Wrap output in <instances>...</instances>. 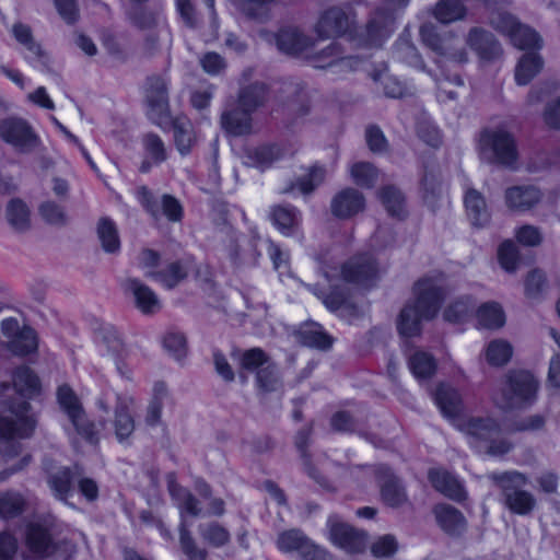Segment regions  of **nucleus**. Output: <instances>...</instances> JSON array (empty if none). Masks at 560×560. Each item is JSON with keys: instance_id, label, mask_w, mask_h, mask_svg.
<instances>
[{"instance_id": "nucleus-12", "label": "nucleus", "mask_w": 560, "mask_h": 560, "mask_svg": "<svg viewBox=\"0 0 560 560\" xmlns=\"http://www.w3.org/2000/svg\"><path fill=\"white\" fill-rule=\"evenodd\" d=\"M378 266L372 255L363 254L351 258L342 267V279L346 282L370 288L378 279Z\"/></svg>"}, {"instance_id": "nucleus-23", "label": "nucleus", "mask_w": 560, "mask_h": 560, "mask_svg": "<svg viewBox=\"0 0 560 560\" xmlns=\"http://www.w3.org/2000/svg\"><path fill=\"white\" fill-rule=\"evenodd\" d=\"M394 18L390 13L376 11L365 27L364 43L370 47H377L393 31Z\"/></svg>"}, {"instance_id": "nucleus-49", "label": "nucleus", "mask_w": 560, "mask_h": 560, "mask_svg": "<svg viewBox=\"0 0 560 560\" xmlns=\"http://www.w3.org/2000/svg\"><path fill=\"white\" fill-rule=\"evenodd\" d=\"M147 277H151L160 281L167 289H173L187 276V271L179 261L170 264L164 270L155 272L149 270L145 273Z\"/></svg>"}, {"instance_id": "nucleus-56", "label": "nucleus", "mask_w": 560, "mask_h": 560, "mask_svg": "<svg viewBox=\"0 0 560 560\" xmlns=\"http://www.w3.org/2000/svg\"><path fill=\"white\" fill-rule=\"evenodd\" d=\"M474 308L475 302L469 296H462L446 307L444 318L452 323L462 322L472 313Z\"/></svg>"}, {"instance_id": "nucleus-45", "label": "nucleus", "mask_w": 560, "mask_h": 560, "mask_svg": "<svg viewBox=\"0 0 560 560\" xmlns=\"http://www.w3.org/2000/svg\"><path fill=\"white\" fill-rule=\"evenodd\" d=\"M433 14L441 23L448 24L464 19L466 8L459 0H441L436 3Z\"/></svg>"}, {"instance_id": "nucleus-38", "label": "nucleus", "mask_w": 560, "mask_h": 560, "mask_svg": "<svg viewBox=\"0 0 560 560\" xmlns=\"http://www.w3.org/2000/svg\"><path fill=\"white\" fill-rule=\"evenodd\" d=\"M238 10L248 19L266 22L270 19L271 5L277 0H235Z\"/></svg>"}, {"instance_id": "nucleus-40", "label": "nucleus", "mask_w": 560, "mask_h": 560, "mask_svg": "<svg viewBox=\"0 0 560 560\" xmlns=\"http://www.w3.org/2000/svg\"><path fill=\"white\" fill-rule=\"evenodd\" d=\"M308 537L300 529L292 528L281 532L276 540L278 549L285 553L301 552L307 547Z\"/></svg>"}, {"instance_id": "nucleus-57", "label": "nucleus", "mask_w": 560, "mask_h": 560, "mask_svg": "<svg viewBox=\"0 0 560 560\" xmlns=\"http://www.w3.org/2000/svg\"><path fill=\"white\" fill-rule=\"evenodd\" d=\"M354 184L360 187L371 188L377 178L376 168L369 162H357L350 168Z\"/></svg>"}, {"instance_id": "nucleus-19", "label": "nucleus", "mask_w": 560, "mask_h": 560, "mask_svg": "<svg viewBox=\"0 0 560 560\" xmlns=\"http://www.w3.org/2000/svg\"><path fill=\"white\" fill-rule=\"evenodd\" d=\"M126 292L132 294L136 306L143 314H154L161 310V303L156 294L144 283L136 278H128L124 282Z\"/></svg>"}, {"instance_id": "nucleus-37", "label": "nucleus", "mask_w": 560, "mask_h": 560, "mask_svg": "<svg viewBox=\"0 0 560 560\" xmlns=\"http://www.w3.org/2000/svg\"><path fill=\"white\" fill-rule=\"evenodd\" d=\"M408 365L417 378H430L436 370V361L434 357L422 350H417L409 354Z\"/></svg>"}, {"instance_id": "nucleus-43", "label": "nucleus", "mask_w": 560, "mask_h": 560, "mask_svg": "<svg viewBox=\"0 0 560 560\" xmlns=\"http://www.w3.org/2000/svg\"><path fill=\"white\" fill-rule=\"evenodd\" d=\"M478 323L489 329L501 328L505 323L504 312L499 303L487 302L477 311Z\"/></svg>"}, {"instance_id": "nucleus-4", "label": "nucleus", "mask_w": 560, "mask_h": 560, "mask_svg": "<svg viewBox=\"0 0 560 560\" xmlns=\"http://www.w3.org/2000/svg\"><path fill=\"white\" fill-rule=\"evenodd\" d=\"M482 160L508 168H515L518 149L514 135L503 127L485 129L479 138Z\"/></svg>"}, {"instance_id": "nucleus-33", "label": "nucleus", "mask_w": 560, "mask_h": 560, "mask_svg": "<svg viewBox=\"0 0 560 560\" xmlns=\"http://www.w3.org/2000/svg\"><path fill=\"white\" fill-rule=\"evenodd\" d=\"M5 217L10 226L18 233H25L31 229V212L26 203L21 199L9 201Z\"/></svg>"}, {"instance_id": "nucleus-41", "label": "nucleus", "mask_w": 560, "mask_h": 560, "mask_svg": "<svg viewBox=\"0 0 560 560\" xmlns=\"http://www.w3.org/2000/svg\"><path fill=\"white\" fill-rule=\"evenodd\" d=\"M299 338L302 345L320 350L329 349L334 342L332 337L326 334L318 324L302 328Z\"/></svg>"}, {"instance_id": "nucleus-31", "label": "nucleus", "mask_w": 560, "mask_h": 560, "mask_svg": "<svg viewBox=\"0 0 560 560\" xmlns=\"http://www.w3.org/2000/svg\"><path fill=\"white\" fill-rule=\"evenodd\" d=\"M464 203L467 217L474 226L480 228L489 222L490 214L481 192L476 189H468L465 194Z\"/></svg>"}, {"instance_id": "nucleus-52", "label": "nucleus", "mask_w": 560, "mask_h": 560, "mask_svg": "<svg viewBox=\"0 0 560 560\" xmlns=\"http://www.w3.org/2000/svg\"><path fill=\"white\" fill-rule=\"evenodd\" d=\"M312 292L323 301L324 305L330 311L339 310L347 301L348 291L345 285H334L330 292L327 293L323 290L317 289V285H308Z\"/></svg>"}, {"instance_id": "nucleus-2", "label": "nucleus", "mask_w": 560, "mask_h": 560, "mask_svg": "<svg viewBox=\"0 0 560 560\" xmlns=\"http://www.w3.org/2000/svg\"><path fill=\"white\" fill-rule=\"evenodd\" d=\"M2 406L11 413V417L0 415V441L8 442L4 456L12 458L21 452V444L12 441L18 436L30 438L36 428V417L31 412V405L24 399L4 400Z\"/></svg>"}, {"instance_id": "nucleus-32", "label": "nucleus", "mask_w": 560, "mask_h": 560, "mask_svg": "<svg viewBox=\"0 0 560 560\" xmlns=\"http://www.w3.org/2000/svg\"><path fill=\"white\" fill-rule=\"evenodd\" d=\"M15 392L24 398H32L40 389L39 380L28 366L18 368L12 376Z\"/></svg>"}, {"instance_id": "nucleus-18", "label": "nucleus", "mask_w": 560, "mask_h": 560, "mask_svg": "<svg viewBox=\"0 0 560 560\" xmlns=\"http://www.w3.org/2000/svg\"><path fill=\"white\" fill-rule=\"evenodd\" d=\"M505 203L513 211L525 212L540 202L541 191L532 185L514 186L505 190Z\"/></svg>"}, {"instance_id": "nucleus-48", "label": "nucleus", "mask_w": 560, "mask_h": 560, "mask_svg": "<svg viewBox=\"0 0 560 560\" xmlns=\"http://www.w3.org/2000/svg\"><path fill=\"white\" fill-rule=\"evenodd\" d=\"M8 348L16 355H26L37 349V337L30 327H23L18 336L9 340Z\"/></svg>"}, {"instance_id": "nucleus-30", "label": "nucleus", "mask_w": 560, "mask_h": 560, "mask_svg": "<svg viewBox=\"0 0 560 560\" xmlns=\"http://www.w3.org/2000/svg\"><path fill=\"white\" fill-rule=\"evenodd\" d=\"M313 432L312 424H308L302 429H300L294 438V445L296 450L300 452V455L303 459L304 467L307 474L317 481L320 486L325 488H329V483L323 476L319 475L318 470L312 464V457L308 452V445L311 441V435Z\"/></svg>"}, {"instance_id": "nucleus-11", "label": "nucleus", "mask_w": 560, "mask_h": 560, "mask_svg": "<svg viewBox=\"0 0 560 560\" xmlns=\"http://www.w3.org/2000/svg\"><path fill=\"white\" fill-rule=\"evenodd\" d=\"M145 101L149 117L161 125L170 119L167 83L161 75H150L145 82Z\"/></svg>"}, {"instance_id": "nucleus-27", "label": "nucleus", "mask_w": 560, "mask_h": 560, "mask_svg": "<svg viewBox=\"0 0 560 560\" xmlns=\"http://www.w3.org/2000/svg\"><path fill=\"white\" fill-rule=\"evenodd\" d=\"M12 34L18 43L25 47V49L30 52L26 59L31 62L37 61L42 65H47V54L42 48L40 44H38L34 36L32 28L23 23H15L12 26Z\"/></svg>"}, {"instance_id": "nucleus-61", "label": "nucleus", "mask_w": 560, "mask_h": 560, "mask_svg": "<svg viewBox=\"0 0 560 560\" xmlns=\"http://www.w3.org/2000/svg\"><path fill=\"white\" fill-rule=\"evenodd\" d=\"M127 15L129 22L141 30L152 28L156 24V14L140 5L132 7Z\"/></svg>"}, {"instance_id": "nucleus-5", "label": "nucleus", "mask_w": 560, "mask_h": 560, "mask_svg": "<svg viewBox=\"0 0 560 560\" xmlns=\"http://www.w3.org/2000/svg\"><path fill=\"white\" fill-rule=\"evenodd\" d=\"M487 479L500 489L503 502L512 513L527 515L535 509L534 495L522 489L528 482L524 474L516 470L489 472Z\"/></svg>"}, {"instance_id": "nucleus-46", "label": "nucleus", "mask_w": 560, "mask_h": 560, "mask_svg": "<svg viewBox=\"0 0 560 560\" xmlns=\"http://www.w3.org/2000/svg\"><path fill=\"white\" fill-rule=\"evenodd\" d=\"M26 501L24 497L16 491H5L0 493V517L14 518L25 510Z\"/></svg>"}, {"instance_id": "nucleus-60", "label": "nucleus", "mask_w": 560, "mask_h": 560, "mask_svg": "<svg viewBox=\"0 0 560 560\" xmlns=\"http://www.w3.org/2000/svg\"><path fill=\"white\" fill-rule=\"evenodd\" d=\"M39 214L45 222L51 225L63 226L67 223L65 209L54 201H45L39 206Z\"/></svg>"}, {"instance_id": "nucleus-63", "label": "nucleus", "mask_w": 560, "mask_h": 560, "mask_svg": "<svg viewBox=\"0 0 560 560\" xmlns=\"http://www.w3.org/2000/svg\"><path fill=\"white\" fill-rule=\"evenodd\" d=\"M498 258L504 270L509 272L515 271L518 262L517 247L515 244L512 241L503 242L499 247Z\"/></svg>"}, {"instance_id": "nucleus-25", "label": "nucleus", "mask_w": 560, "mask_h": 560, "mask_svg": "<svg viewBox=\"0 0 560 560\" xmlns=\"http://www.w3.org/2000/svg\"><path fill=\"white\" fill-rule=\"evenodd\" d=\"M439 526L450 535H460L466 529L463 513L450 504H438L433 509Z\"/></svg>"}, {"instance_id": "nucleus-24", "label": "nucleus", "mask_w": 560, "mask_h": 560, "mask_svg": "<svg viewBox=\"0 0 560 560\" xmlns=\"http://www.w3.org/2000/svg\"><path fill=\"white\" fill-rule=\"evenodd\" d=\"M429 480L433 488L455 501H462L466 492L455 476L443 469H430Z\"/></svg>"}, {"instance_id": "nucleus-3", "label": "nucleus", "mask_w": 560, "mask_h": 560, "mask_svg": "<svg viewBox=\"0 0 560 560\" xmlns=\"http://www.w3.org/2000/svg\"><path fill=\"white\" fill-rule=\"evenodd\" d=\"M538 383L527 371H510L494 396L495 405L502 410L527 407L536 399Z\"/></svg>"}, {"instance_id": "nucleus-13", "label": "nucleus", "mask_w": 560, "mask_h": 560, "mask_svg": "<svg viewBox=\"0 0 560 560\" xmlns=\"http://www.w3.org/2000/svg\"><path fill=\"white\" fill-rule=\"evenodd\" d=\"M277 48L289 56L303 57L313 50L315 39L295 26H285L275 35Z\"/></svg>"}, {"instance_id": "nucleus-58", "label": "nucleus", "mask_w": 560, "mask_h": 560, "mask_svg": "<svg viewBox=\"0 0 560 560\" xmlns=\"http://www.w3.org/2000/svg\"><path fill=\"white\" fill-rule=\"evenodd\" d=\"M57 399L61 409L67 413L68 418H71L83 411V407L78 396L73 389L66 384L58 387Z\"/></svg>"}, {"instance_id": "nucleus-50", "label": "nucleus", "mask_w": 560, "mask_h": 560, "mask_svg": "<svg viewBox=\"0 0 560 560\" xmlns=\"http://www.w3.org/2000/svg\"><path fill=\"white\" fill-rule=\"evenodd\" d=\"M173 130L178 151L182 154H187L196 141L191 124L188 120L177 118L173 122Z\"/></svg>"}, {"instance_id": "nucleus-10", "label": "nucleus", "mask_w": 560, "mask_h": 560, "mask_svg": "<svg viewBox=\"0 0 560 560\" xmlns=\"http://www.w3.org/2000/svg\"><path fill=\"white\" fill-rule=\"evenodd\" d=\"M330 541L349 553H359L365 549L366 536L363 532L345 523L338 515L327 521Z\"/></svg>"}, {"instance_id": "nucleus-15", "label": "nucleus", "mask_w": 560, "mask_h": 560, "mask_svg": "<svg viewBox=\"0 0 560 560\" xmlns=\"http://www.w3.org/2000/svg\"><path fill=\"white\" fill-rule=\"evenodd\" d=\"M364 208L365 198L363 194L352 187L339 190L330 201L331 214L341 220L357 215L362 212Z\"/></svg>"}, {"instance_id": "nucleus-21", "label": "nucleus", "mask_w": 560, "mask_h": 560, "mask_svg": "<svg viewBox=\"0 0 560 560\" xmlns=\"http://www.w3.org/2000/svg\"><path fill=\"white\" fill-rule=\"evenodd\" d=\"M83 474V468L75 464L61 467L57 471H48V485L57 499L66 501L72 493V481Z\"/></svg>"}, {"instance_id": "nucleus-55", "label": "nucleus", "mask_w": 560, "mask_h": 560, "mask_svg": "<svg viewBox=\"0 0 560 560\" xmlns=\"http://www.w3.org/2000/svg\"><path fill=\"white\" fill-rule=\"evenodd\" d=\"M512 44L520 49L540 48L541 38L532 28L518 24L510 36Z\"/></svg>"}, {"instance_id": "nucleus-28", "label": "nucleus", "mask_w": 560, "mask_h": 560, "mask_svg": "<svg viewBox=\"0 0 560 560\" xmlns=\"http://www.w3.org/2000/svg\"><path fill=\"white\" fill-rule=\"evenodd\" d=\"M384 480L381 485V495L385 504L398 508L407 502V493L400 479L389 468H383Z\"/></svg>"}, {"instance_id": "nucleus-22", "label": "nucleus", "mask_w": 560, "mask_h": 560, "mask_svg": "<svg viewBox=\"0 0 560 560\" xmlns=\"http://www.w3.org/2000/svg\"><path fill=\"white\" fill-rule=\"evenodd\" d=\"M133 398L128 395L116 394L114 428L116 438L121 442L135 431V420L130 413Z\"/></svg>"}, {"instance_id": "nucleus-64", "label": "nucleus", "mask_w": 560, "mask_h": 560, "mask_svg": "<svg viewBox=\"0 0 560 560\" xmlns=\"http://www.w3.org/2000/svg\"><path fill=\"white\" fill-rule=\"evenodd\" d=\"M326 170L322 166L314 165L308 173L298 179V187L303 194H308L323 183Z\"/></svg>"}, {"instance_id": "nucleus-34", "label": "nucleus", "mask_w": 560, "mask_h": 560, "mask_svg": "<svg viewBox=\"0 0 560 560\" xmlns=\"http://www.w3.org/2000/svg\"><path fill=\"white\" fill-rule=\"evenodd\" d=\"M544 60L536 52L524 54L516 68L515 81L518 85L528 84L542 69Z\"/></svg>"}, {"instance_id": "nucleus-51", "label": "nucleus", "mask_w": 560, "mask_h": 560, "mask_svg": "<svg viewBox=\"0 0 560 560\" xmlns=\"http://www.w3.org/2000/svg\"><path fill=\"white\" fill-rule=\"evenodd\" d=\"M513 353L512 346L502 339H495L489 342L486 349V359L493 366L505 365Z\"/></svg>"}, {"instance_id": "nucleus-36", "label": "nucleus", "mask_w": 560, "mask_h": 560, "mask_svg": "<svg viewBox=\"0 0 560 560\" xmlns=\"http://www.w3.org/2000/svg\"><path fill=\"white\" fill-rule=\"evenodd\" d=\"M267 96V85L262 82H255L240 90L237 102L241 106L254 113L259 106L265 104Z\"/></svg>"}, {"instance_id": "nucleus-16", "label": "nucleus", "mask_w": 560, "mask_h": 560, "mask_svg": "<svg viewBox=\"0 0 560 560\" xmlns=\"http://www.w3.org/2000/svg\"><path fill=\"white\" fill-rule=\"evenodd\" d=\"M252 114L238 102H230L221 114V127L231 136L248 135L252 131Z\"/></svg>"}, {"instance_id": "nucleus-39", "label": "nucleus", "mask_w": 560, "mask_h": 560, "mask_svg": "<svg viewBox=\"0 0 560 560\" xmlns=\"http://www.w3.org/2000/svg\"><path fill=\"white\" fill-rule=\"evenodd\" d=\"M282 156L277 144H265L247 151L249 164L260 170L268 168Z\"/></svg>"}, {"instance_id": "nucleus-42", "label": "nucleus", "mask_w": 560, "mask_h": 560, "mask_svg": "<svg viewBox=\"0 0 560 560\" xmlns=\"http://www.w3.org/2000/svg\"><path fill=\"white\" fill-rule=\"evenodd\" d=\"M394 57L397 60L405 62L411 67L421 70H424L425 68V65L420 54L418 52L417 47L406 36L399 37V39L396 42L394 47Z\"/></svg>"}, {"instance_id": "nucleus-29", "label": "nucleus", "mask_w": 560, "mask_h": 560, "mask_svg": "<svg viewBox=\"0 0 560 560\" xmlns=\"http://www.w3.org/2000/svg\"><path fill=\"white\" fill-rule=\"evenodd\" d=\"M270 218L277 229L285 236L294 235L301 222L300 211L292 206H275Z\"/></svg>"}, {"instance_id": "nucleus-17", "label": "nucleus", "mask_w": 560, "mask_h": 560, "mask_svg": "<svg viewBox=\"0 0 560 560\" xmlns=\"http://www.w3.org/2000/svg\"><path fill=\"white\" fill-rule=\"evenodd\" d=\"M464 432L469 436L470 444L480 452L492 438L500 434V425L490 418H471L464 428Z\"/></svg>"}, {"instance_id": "nucleus-1", "label": "nucleus", "mask_w": 560, "mask_h": 560, "mask_svg": "<svg viewBox=\"0 0 560 560\" xmlns=\"http://www.w3.org/2000/svg\"><path fill=\"white\" fill-rule=\"evenodd\" d=\"M444 278L443 272L435 271L413 284L415 300L402 307L397 319V329L401 336H419L421 322L431 320L439 314L447 294Z\"/></svg>"}, {"instance_id": "nucleus-6", "label": "nucleus", "mask_w": 560, "mask_h": 560, "mask_svg": "<svg viewBox=\"0 0 560 560\" xmlns=\"http://www.w3.org/2000/svg\"><path fill=\"white\" fill-rule=\"evenodd\" d=\"M25 548L24 557L28 560H72L77 552L74 544L67 540L55 542L48 528L38 523L26 527Z\"/></svg>"}, {"instance_id": "nucleus-62", "label": "nucleus", "mask_w": 560, "mask_h": 560, "mask_svg": "<svg viewBox=\"0 0 560 560\" xmlns=\"http://www.w3.org/2000/svg\"><path fill=\"white\" fill-rule=\"evenodd\" d=\"M180 546L184 553L190 560H206L208 552L203 548H199L194 538L191 537L189 530L186 528L184 524L180 526V537H179Z\"/></svg>"}, {"instance_id": "nucleus-7", "label": "nucleus", "mask_w": 560, "mask_h": 560, "mask_svg": "<svg viewBox=\"0 0 560 560\" xmlns=\"http://www.w3.org/2000/svg\"><path fill=\"white\" fill-rule=\"evenodd\" d=\"M238 362L242 370L255 373L256 385L261 392L271 393L281 388L282 380L278 366L261 348L243 351Z\"/></svg>"}, {"instance_id": "nucleus-47", "label": "nucleus", "mask_w": 560, "mask_h": 560, "mask_svg": "<svg viewBox=\"0 0 560 560\" xmlns=\"http://www.w3.org/2000/svg\"><path fill=\"white\" fill-rule=\"evenodd\" d=\"M198 532L202 540L214 548L225 546L231 538L229 530L215 522L200 524Z\"/></svg>"}, {"instance_id": "nucleus-8", "label": "nucleus", "mask_w": 560, "mask_h": 560, "mask_svg": "<svg viewBox=\"0 0 560 560\" xmlns=\"http://www.w3.org/2000/svg\"><path fill=\"white\" fill-rule=\"evenodd\" d=\"M355 14L351 7L330 5L324 9L313 26L319 39L338 38L355 30Z\"/></svg>"}, {"instance_id": "nucleus-26", "label": "nucleus", "mask_w": 560, "mask_h": 560, "mask_svg": "<svg viewBox=\"0 0 560 560\" xmlns=\"http://www.w3.org/2000/svg\"><path fill=\"white\" fill-rule=\"evenodd\" d=\"M434 401L444 417L455 419L463 410L459 393L447 384H440L434 393Z\"/></svg>"}, {"instance_id": "nucleus-9", "label": "nucleus", "mask_w": 560, "mask_h": 560, "mask_svg": "<svg viewBox=\"0 0 560 560\" xmlns=\"http://www.w3.org/2000/svg\"><path fill=\"white\" fill-rule=\"evenodd\" d=\"M420 36L422 43L438 56L459 65L468 61V54L465 47L452 34L441 37L434 25L423 24L420 27Z\"/></svg>"}, {"instance_id": "nucleus-53", "label": "nucleus", "mask_w": 560, "mask_h": 560, "mask_svg": "<svg viewBox=\"0 0 560 560\" xmlns=\"http://www.w3.org/2000/svg\"><path fill=\"white\" fill-rule=\"evenodd\" d=\"M330 425L336 432L362 433L363 422L351 412L341 410L330 418Z\"/></svg>"}, {"instance_id": "nucleus-44", "label": "nucleus", "mask_w": 560, "mask_h": 560, "mask_svg": "<svg viewBox=\"0 0 560 560\" xmlns=\"http://www.w3.org/2000/svg\"><path fill=\"white\" fill-rule=\"evenodd\" d=\"M342 50L343 47L340 43L332 42L319 51L312 52L311 50L307 54L306 59L316 68H334L337 60H339Z\"/></svg>"}, {"instance_id": "nucleus-14", "label": "nucleus", "mask_w": 560, "mask_h": 560, "mask_svg": "<svg viewBox=\"0 0 560 560\" xmlns=\"http://www.w3.org/2000/svg\"><path fill=\"white\" fill-rule=\"evenodd\" d=\"M0 137L20 151H30L37 144V138L31 126L21 118L0 120Z\"/></svg>"}, {"instance_id": "nucleus-59", "label": "nucleus", "mask_w": 560, "mask_h": 560, "mask_svg": "<svg viewBox=\"0 0 560 560\" xmlns=\"http://www.w3.org/2000/svg\"><path fill=\"white\" fill-rule=\"evenodd\" d=\"M69 419L78 434H80L86 442L94 445L98 443V432L95 429V424L86 418L84 410Z\"/></svg>"}, {"instance_id": "nucleus-54", "label": "nucleus", "mask_w": 560, "mask_h": 560, "mask_svg": "<svg viewBox=\"0 0 560 560\" xmlns=\"http://www.w3.org/2000/svg\"><path fill=\"white\" fill-rule=\"evenodd\" d=\"M380 198L390 215L400 218L404 214L405 198L398 188L394 186L382 188Z\"/></svg>"}, {"instance_id": "nucleus-35", "label": "nucleus", "mask_w": 560, "mask_h": 560, "mask_svg": "<svg viewBox=\"0 0 560 560\" xmlns=\"http://www.w3.org/2000/svg\"><path fill=\"white\" fill-rule=\"evenodd\" d=\"M97 238L104 252L108 254H116L120 249V238L115 222L103 217L97 222L96 228Z\"/></svg>"}, {"instance_id": "nucleus-20", "label": "nucleus", "mask_w": 560, "mask_h": 560, "mask_svg": "<svg viewBox=\"0 0 560 560\" xmlns=\"http://www.w3.org/2000/svg\"><path fill=\"white\" fill-rule=\"evenodd\" d=\"M467 44L485 60H493L502 54L501 45L493 34L482 28H471L467 36Z\"/></svg>"}]
</instances>
